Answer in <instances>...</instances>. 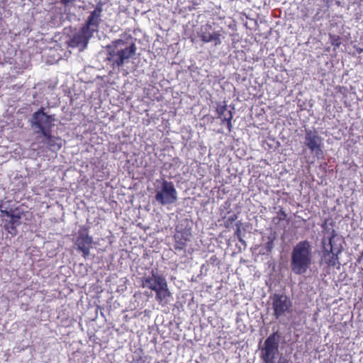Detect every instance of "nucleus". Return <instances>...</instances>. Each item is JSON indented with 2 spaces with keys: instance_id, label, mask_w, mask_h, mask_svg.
<instances>
[{
  "instance_id": "2",
  "label": "nucleus",
  "mask_w": 363,
  "mask_h": 363,
  "mask_svg": "<svg viewBox=\"0 0 363 363\" xmlns=\"http://www.w3.org/2000/svg\"><path fill=\"white\" fill-rule=\"evenodd\" d=\"M136 51L135 39L133 37L118 39L113 42V48L109 50L107 59L112 62L113 66L119 68L128 62L130 59H133Z\"/></svg>"
},
{
  "instance_id": "30",
  "label": "nucleus",
  "mask_w": 363,
  "mask_h": 363,
  "mask_svg": "<svg viewBox=\"0 0 363 363\" xmlns=\"http://www.w3.org/2000/svg\"><path fill=\"white\" fill-rule=\"evenodd\" d=\"M335 4H336L337 6H341V1H337V0H335Z\"/></svg>"
},
{
  "instance_id": "1",
  "label": "nucleus",
  "mask_w": 363,
  "mask_h": 363,
  "mask_svg": "<svg viewBox=\"0 0 363 363\" xmlns=\"http://www.w3.org/2000/svg\"><path fill=\"white\" fill-rule=\"evenodd\" d=\"M312 243L308 240L298 242L292 248L290 269L295 275H304L313 263Z\"/></svg>"
},
{
  "instance_id": "11",
  "label": "nucleus",
  "mask_w": 363,
  "mask_h": 363,
  "mask_svg": "<svg viewBox=\"0 0 363 363\" xmlns=\"http://www.w3.org/2000/svg\"><path fill=\"white\" fill-rule=\"evenodd\" d=\"M4 216H7L9 219L4 220V228L9 234L13 236L16 235V227L21 224V216L19 214H14L12 211H1Z\"/></svg>"
},
{
  "instance_id": "9",
  "label": "nucleus",
  "mask_w": 363,
  "mask_h": 363,
  "mask_svg": "<svg viewBox=\"0 0 363 363\" xmlns=\"http://www.w3.org/2000/svg\"><path fill=\"white\" fill-rule=\"evenodd\" d=\"M167 284V282L164 277L154 270H152L151 276L144 277L143 281V285L144 287H147L155 293L159 290V289L165 286Z\"/></svg>"
},
{
  "instance_id": "3",
  "label": "nucleus",
  "mask_w": 363,
  "mask_h": 363,
  "mask_svg": "<svg viewBox=\"0 0 363 363\" xmlns=\"http://www.w3.org/2000/svg\"><path fill=\"white\" fill-rule=\"evenodd\" d=\"M160 183L155 186V200L162 206L171 205L177 201V191L173 182L164 179L157 180Z\"/></svg>"
},
{
  "instance_id": "15",
  "label": "nucleus",
  "mask_w": 363,
  "mask_h": 363,
  "mask_svg": "<svg viewBox=\"0 0 363 363\" xmlns=\"http://www.w3.org/2000/svg\"><path fill=\"white\" fill-rule=\"evenodd\" d=\"M337 234L334 230H332L331 235L328 238V250L340 256L343 252V246L341 240L339 238H336Z\"/></svg>"
},
{
  "instance_id": "26",
  "label": "nucleus",
  "mask_w": 363,
  "mask_h": 363,
  "mask_svg": "<svg viewBox=\"0 0 363 363\" xmlns=\"http://www.w3.org/2000/svg\"><path fill=\"white\" fill-rule=\"evenodd\" d=\"M323 3L325 4V6L328 9L331 6L333 1L334 0H322Z\"/></svg>"
},
{
  "instance_id": "16",
  "label": "nucleus",
  "mask_w": 363,
  "mask_h": 363,
  "mask_svg": "<svg viewBox=\"0 0 363 363\" xmlns=\"http://www.w3.org/2000/svg\"><path fill=\"white\" fill-rule=\"evenodd\" d=\"M172 296L168 289L167 284L156 292V300L161 304L169 303L172 300Z\"/></svg>"
},
{
  "instance_id": "27",
  "label": "nucleus",
  "mask_w": 363,
  "mask_h": 363,
  "mask_svg": "<svg viewBox=\"0 0 363 363\" xmlns=\"http://www.w3.org/2000/svg\"><path fill=\"white\" fill-rule=\"evenodd\" d=\"M240 242H241L245 247L247 246L246 242L242 238V237L238 238Z\"/></svg>"
},
{
  "instance_id": "20",
  "label": "nucleus",
  "mask_w": 363,
  "mask_h": 363,
  "mask_svg": "<svg viewBox=\"0 0 363 363\" xmlns=\"http://www.w3.org/2000/svg\"><path fill=\"white\" fill-rule=\"evenodd\" d=\"M275 239V237H268V241L266 242L264 245V249L266 250V252L267 253H269L272 251L274 248V240Z\"/></svg>"
},
{
  "instance_id": "22",
  "label": "nucleus",
  "mask_w": 363,
  "mask_h": 363,
  "mask_svg": "<svg viewBox=\"0 0 363 363\" xmlns=\"http://www.w3.org/2000/svg\"><path fill=\"white\" fill-rule=\"evenodd\" d=\"M286 217H287V215L285 213V211H283L282 209H280L277 213V216L276 218H274V220L277 219L278 221L279 222V221L285 220L286 218Z\"/></svg>"
},
{
  "instance_id": "23",
  "label": "nucleus",
  "mask_w": 363,
  "mask_h": 363,
  "mask_svg": "<svg viewBox=\"0 0 363 363\" xmlns=\"http://www.w3.org/2000/svg\"><path fill=\"white\" fill-rule=\"evenodd\" d=\"M237 219V214H233L232 216H230L226 220L227 226H228L230 224H233Z\"/></svg>"
},
{
  "instance_id": "18",
  "label": "nucleus",
  "mask_w": 363,
  "mask_h": 363,
  "mask_svg": "<svg viewBox=\"0 0 363 363\" xmlns=\"http://www.w3.org/2000/svg\"><path fill=\"white\" fill-rule=\"evenodd\" d=\"M174 240L175 243L174 245V248L175 250L179 252L184 250L186 246L187 238L182 234H176L174 235Z\"/></svg>"
},
{
  "instance_id": "32",
  "label": "nucleus",
  "mask_w": 363,
  "mask_h": 363,
  "mask_svg": "<svg viewBox=\"0 0 363 363\" xmlns=\"http://www.w3.org/2000/svg\"><path fill=\"white\" fill-rule=\"evenodd\" d=\"M97 313H98V308H96V313L97 314Z\"/></svg>"
},
{
  "instance_id": "24",
  "label": "nucleus",
  "mask_w": 363,
  "mask_h": 363,
  "mask_svg": "<svg viewBox=\"0 0 363 363\" xmlns=\"http://www.w3.org/2000/svg\"><path fill=\"white\" fill-rule=\"evenodd\" d=\"M242 225V223L240 220H238V222H236L235 223V225L237 227L236 228V230H235V235L238 238L239 237H241V230H240V226Z\"/></svg>"
},
{
  "instance_id": "4",
  "label": "nucleus",
  "mask_w": 363,
  "mask_h": 363,
  "mask_svg": "<svg viewBox=\"0 0 363 363\" xmlns=\"http://www.w3.org/2000/svg\"><path fill=\"white\" fill-rule=\"evenodd\" d=\"M281 338V333L277 330L265 339L260 354V357L264 363H275V359L279 353Z\"/></svg>"
},
{
  "instance_id": "25",
  "label": "nucleus",
  "mask_w": 363,
  "mask_h": 363,
  "mask_svg": "<svg viewBox=\"0 0 363 363\" xmlns=\"http://www.w3.org/2000/svg\"><path fill=\"white\" fill-rule=\"evenodd\" d=\"M74 1H76V0H60V2L65 6L73 4Z\"/></svg>"
},
{
  "instance_id": "13",
  "label": "nucleus",
  "mask_w": 363,
  "mask_h": 363,
  "mask_svg": "<svg viewBox=\"0 0 363 363\" xmlns=\"http://www.w3.org/2000/svg\"><path fill=\"white\" fill-rule=\"evenodd\" d=\"M322 245L321 262L328 267H335L337 264H340L339 256L328 250V247L325 246V239H323Z\"/></svg>"
},
{
  "instance_id": "31",
  "label": "nucleus",
  "mask_w": 363,
  "mask_h": 363,
  "mask_svg": "<svg viewBox=\"0 0 363 363\" xmlns=\"http://www.w3.org/2000/svg\"><path fill=\"white\" fill-rule=\"evenodd\" d=\"M333 45H335V43H333ZM339 44H340L339 43H335V45L338 46V45H339Z\"/></svg>"
},
{
  "instance_id": "17",
  "label": "nucleus",
  "mask_w": 363,
  "mask_h": 363,
  "mask_svg": "<svg viewBox=\"0 0 363 363\" xmlns=\"http://www.w3.org/2000/svg\"><path fill=\"white\" fill-rule=\"evenodd\" d=\"M106 0L96 1V5L94 11H92V27L96 26L101 21V13L103 11V6L106 4Z\"/></svg>"
},
{
  "instance_id": "5",
  "label": "nucleus",
  "mask_w": 363,
  "mask_h": 363,
  "mask_svg": "<svg viewBox=\"0 0 363 363\" xmlns=\"http://www.w3.org/2000/svg\"><path fill=\"white\" fill-rule=\"evenodd\" d=\"M52 116L45 113L44 108L41 107L33 113L30 123L35 133L42 135L45 133L52 130L54 126Z\"/></svg>"
},
{
  "instance_id": "14",
  "label": "nucleus",
  "mask_w": 363,
  "mask_h": 363,
  "mask_svg": "<svg viewBox=\"0 0 363 363\" xmlns=\"http://www.w3.org/2000/svg\"><path fill=\"white\" fill-rule=\"evenodd\" d=\"M45 138V140H42L45 143L48 148L52 151H58L62 147V139L52 135V130L48 131L42 135Z\"/></svg>"
},
{
  "instance_id": "28",
  "label": "nucleus",
  "mask_w": 363,
  "mask_h": 363,
  "mask_svg": "<svg viewBox=\"0 0 363 363\" xmlns=\"http://www.w3.org/2000/svg\"><path fill=\"white\" fill-rule=\"evenodd\" d=\"M226 125H227V127H228V130H229V131H230V130H231V128H232V126H233V125H232V122H231V121H230L229 123H226Z\"/></svg>"
},
{
  "instance_id": "10",
  "label": "nucleus",
  "mask_w": 363,
  "mask_h": 363,
  "mask_svg": "<svg viewBox=\"0 0 363 363\" xmlns=\"http://www.w3.org/2000/svg\"><path fill=\"white\" fill-rule=\"evenodd\" d=\"M211 30L212 26L208 24L202 26L199 37L205 43H213L215 46H218L221 44V34L219 31L211 32Z\"/></svg>"
},
{
  "instance_id": "7",
  "label": "nucleus",
  "mask_w": 363,
  "mask_h": 363,
  "mask_svg": "<svg viewBox=\"0 0 363 363\" xmlns=\"http://www.w3.org/2000/svg\"><path fill=\"white\" fill-rule=\"evenodd\" d=\"M274 315L279 320L292 311V302L284 294H273L270 296Z\"/></svg>"
},
{
  "instance_id": "8",
  "label": "nucleus",
  "mask_w": 363,
  "mask_h": 363,
  "mask_svg": "<svg viewBox=\"0 0 363 363\" xmlns=\"http://www.w3.org/2000/svg\"><path fill=\"white\" fill-rule=\"evenodd\" d=\"M91 16H88L85 25L68 42V47L77 48L78 50H84L88 45L89 38L91 37Z\"/></svg>"
},
{
  "instance_id": "12",
  "label": "nucleus",
  "mask_w": 363,
  "mask_h": 363,
  "mask_svg": "<svg viewBox=\"0 0 363 363\" xmlns=\"http://www.w3.org/2000/svg\"><path fill=\"white\" fill-rule=\"evenodd\" d=\"M75 245L77 246V249L82 252L84 257L89 255L91 238L89 236L87 229H82L79 231Z\"/></svg>"
},
{
  "instance_id": "21",
  "label": "nucleus",
  "mask_w": 363,
  "mask_h": 363,
  "mask_svg": "<svg viewBox=\"0 0 363 363\" xmlns=\"http://www.w3.org/2000/svg\"><path fill=\"white\" fill-rule=\"evenodd\" d=\"M221 119L222 123H228L233 119V111L229 110L226 115H225L223 117L220 118Z\"/></svg>"
},
{
  "instance_id": "6",
  "label": "nucleus",
  "mask_w": 363,
  "mask_h": 363,
  "mask_svg": "<svg viewBox=\"0 0 363 363\" xmlns=\"http://www.w3.org/2000/svg\"><path fill=\"white\" fill-rule=\"evenodd\" d=\"M304 145L317 159H323L324 152L323 150V138L315 129L306 128L304 136Z\"/></svg>"
},
{
  "instance_id": "19",
  "label": "nucleus",
  "mask_w": 363,
  "mask_h": 363,
  "mask_svg": "<svg viewBox=\"0 0 363 363\" xmlns=\"http://www.w3.org/2000/svg\"><path fill=\"white\" fill-rule=\"evenodd\" d=\"M228 111L229 110H228V106L225 104H218L216 108V112L218 115V118L223 117L225 115H226Z\"/></svg>"
},
{
  "instance_id": "29",
  "label": "nucleus",
  "mask_w": 363,
  "mask_h": 363,
  "mask_svg": "<svg viewBox=\"0 0 363 363\" xmlns=\"http://www.w3.org/2000/svg\"><path fill=\"white\" fill-rule=\"evenodd\" d=\"M216 259H217L216 257V256H212V257L209 259V262H210L211 263H213V262H214V261H215Z\"/></svg>"
}]
</instances>
